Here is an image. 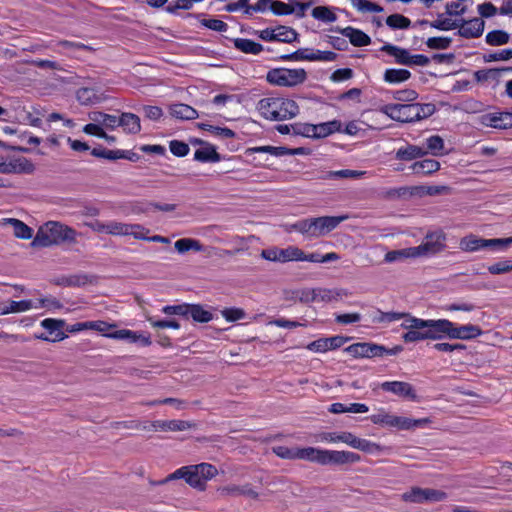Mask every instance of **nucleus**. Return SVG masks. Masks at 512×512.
Listing matches in <instances>:
<instances>
[{
	"instance_id": "f257e3e1",
	"label": "nucleus",
	"mask_w": 512,
	"mask_h": 512,
	"mask_svg": "<svg viewBox=\"0 0 512 512\" xmlns=\"http://www.w3.org/2000/svg\"><path fill=\"white\" fill-rule=\"evenodd\" d=\"M273 453L282 459L306 460L319 465H345L357 463L361 460L359 454L351 451L327 450L316 447L289 448L287 446H275Z\"/></svg>"
},
{
	"instance_id": "f03ea898",
	"label": "nucleus",
	"mask_w": 512,
	"mask_h": 512,
	"mask_svg": "<svg viewBox=\"0 0 512 512\" xmlns=\"http://www.w3.org/2000/svg\"><path fill=\"white\" fill-rule=\"evenodd\" d=\"M65 324L66 322H41L43 331L39 334H35L34 337L48 342H58L67 337L65 331L76 333L91 329L107 333V331L113 327L109 322H77L66 328Z\"/></svg>"
},
{
	"instance_id": "7ed1b4c3",
	"label": "nucleus",
	"mask_w": 512,
	"mask_h": 512,
	"mask_svg": "<svg viewBox=\"0 0 512 512\" xmlns=\"http://www.w3.org/2000/svg\"><path fill=\"white\" fill-rule=\"evenodd\" d=\"M79 233L72 227L57 221H49L40 227L33 243L43 247L75 244Z\"/></svg>"
},
{
	"instance_id": "20e7f679",
	"label": "nucleus",
	"mask_w": 512,
	"mask_h": 512,
	"mask_svg": "<svg viewBox=\"0 0 512 512\" xmlns=\"http://www.w3.org/2000/svg\"><path fill=\"white\" fill-rule=\"evenodd\" d=\"M257 109L263 118L271 121H284L299 114L296 101L283 97L262 98L257 104Z\"/></svg>"
},
{
	"instance_id": "39448f33",
	"label": "nucleus",
	"mask_w": 512,
	"mask_h": 512,
	"mask_svg": "<svg viewBox=\"0 0 512 512\" xmlns=\"http://www.w3.org/2000/svg\"><path fill=\"white\" fill-rule=\"evenodd\" d=\"M218 473L217 468L210 463H200L178 468L172 473L173 478L184 479L191 487L200 491L205 490L206 482Z\"/></svg>"
},
{
	"instance_id": "423d86ee",
	"label": "nucleus",
	"mask_w": 512,
	"mask_h": 512,
	"mask_svg": "<svg viewBox=\"0 0 512 512\" xmlns=\"http://www.w3.org/2000/svg\"><path fill=\"white\" fill-rule=\"evenodd\" d=\"M402 345L387 347L373 342H358L345 348V352L354 358H385L398 355L403 351Z\"/></svg>"
},
{
	"instance_id": "0eeeda50",
	"label": "nucleus",
	"mask_w": 512,
	"mask_h": 512,
	"mask_svg": "<svg viewBox=\"0 0 512 512\" xmlns=\"http://www.w3.org/2000/svg\"><path fill=\"white\" fill-rule=\"evenodd\" d=\"M307 72L303 68H272L266 74V81L274 86L294 87L304 83Z\"/></svg>"
},
{
	"instance_id": "6e6552de",
	"label": "nucleus",
	"mask_w": 512,
	"mask_h": 512,
	"mask_svg": "<svg viewBox=\"0 0 512 512\" xmlns=\"http://www.w3.org/2000/svg\"><path fill=\"white\" fill-rule=\"evenodd\" d=\"M403 336L406 342L441 338L440 333H448V322H412Z\"/></svg>"
},
{
	"instance_id": "1a4fd4ad",
	"label": "nucleus",
	"mask_w": 512,
	"mask_h": 512,
	"mask_svg": "<svg viewBox=\"0 0 512 512\" xmlns=\"http://www.w3.org/2000/svg\"><path fill=\"white\" fill-rule=\"evenodd\" d=\"M512 245V237L482 239L475 235L463 237L460 240L459 247L463 251L473 252L482 249L504 250Z\"/></svg>"
},
{
	"instance_id": "9d476101",
	"label": "nucleus",
	"mask_w": 512,
	"mask_h": 512,
	"mask_svg": "<svg viewBox=\"0 0 512 512\" xmlns=\"http://www.w3.org/2000/svg\"><path fill=\"white\" fill-rule=\"evenodd\" d=\"M318 440L326 443H338L342 442L349 445L352 448L361 450L363 452H372L375 446L369 440L356 437L351 432H322L318 435Z\"/></svg>"
},
{
	"instance_id": "9b49d317",
	"label": "nucleus",
	"mask_w": 512,
	"mask_h": 512,
	"mask_svg": "<svg viewBox=\"0 0 512 512\" xmlns=\"http://www.w3.org/2000/svg\"><path fill=\"white\" fill-rule=\"evenodd\" d=\"M162 312L166 315H178L183 316L188 320L189 317L192 320H213V314L209 310H205L200 304H178V305H167L162 308Z\"/></svg>"
},
{
	"instance_id": "f8f14e48",
	"label": "nucleus",
	"mask_w": 512,
	"mask_h": 512,
	"mask_svg": "<svg viewBox=\"0 0 512 512\" xmlns=\"http://www.w3.org/2000/svg\"><path fill=\"white\" fill-rule=\"evenodd\" d=\"M445 492L432 488L412 487L402 494V500L409 503H433L444 500Z\"/></svg>"
},
{
	"instance_id": "ddd939ff",
	"label": "nucleus",
	"mask_w": 512,
	"mask_h": 512,
	"mask_svg": "<svg viewBox=\"0 0 512 512\" xmlns=\"http://www.w3.org/2000/svg\"><path fill=\"white\" fill-rule=\"evenodd\" d=\"M416 103L388 104L384 107V113L392 120L401 123L418 121V112H415Z\"/></svg>"
},
{
	"instance_id": "4468645a",
	"label": "nucleus",
	"mask_w": 512,
	"mask_h": 512,
	"mask_svg": "<svg viewBox=\"0 0 512 512\" xmlns=\"http://www.w3.org/2000/svg\"><path fill=\"white\" fill-rule=\"evenodd\" d=\"M458 28L460 36L471 39L480 37L485 28V21L482 18H473L470 20L461 19L460 21L450 22V30Z\"/></svg>"
},
{
	"instance_id": "2eb2a0df",
	"label": "nucleus",
	"mask_w": 512,
	"mask_h": 512,
	"mask_svg": "<svg viewBox=\"0 0 512 512\" xmlns=\"http://www.w3.org/2000/svg\"><path fill=\"white\" fill-rule=\"evenodd\" d=\"M34 170V164L26 157H12L6 161L3 156H0V173L2 174H30Z\"/></svg>"
},
{
	"instance_id": "dca6fc26",
	"label": "nucleus",
	"mask_w": 512,
	"mask_h": 512,
	"mask_svg": "<svg viewBox=\"0 0 512 512\" xmlns=\"http://www.w3.org/2000/svg\"><path fill=\"white\" fill-rule=\"evenodd\" d=\"M480 123L495 129H508L512 127V112L495 111L480 116Z\"/></svg>"
},
{
	"instance_id": "f3484780",
	"label": "nucleus",
	"mask_w": 512,
	"mask_h": 512,
	"mask_svg": "<svg viewBox=\"0 0 512 512\" xmlns=\"http://www.w3.org/2000/svg\"><path fill=\"white\" fill-rule=\"evenodd\" d=\"M104 336L113 339L126 340L129 343H136L141 347L151 345L150 334L146 332L131 331L127 329L116 330L104 333Z\"/></svg>"
},
{
	"instance_id": "a211bd4d",
	"label": "nucleus",
	"mask_w": 512,
	"mask_h": 512,
	"mask_svg": "<svg viewBox=\"0 0 512 512\" xmlns=\"http://www.w3.org/2000/svg\"><path fill=\"white\" fill-rule=\"evenodd\" d=\"M91 155L97 158H103L107 160L126 159L131 162H137L140 159V155L138 153L133 152L132 150H108L101 147L93 148L91 150Z\"/></svg>"
},
{
	"instance_id": "6ab92c4d",
	"label": "nucleus",
	"mask_w": 512,
	"mask_h": 512,
	"mask_svg": "<svg viewBox=\"0 0 512 512\" xmlns=\"http://www.w3.org/2000/svg\"><path fill=\"white\" fill-rule=\"evenodd\" d=\"M381 389L412 401L417 399L415 389L408 382L386 381L381 384Z\"/></svg>"
},
{
	"instance_id": "aec40b11",
	"label": "nucleus",
	"mask_w": 512,
	"mask_h": 512,
	"mask_svg": "<svg viewBox=\"0 0 512 512\" xmlns=\"http://www.w3.org/2000/svg\"><path fill=\"white\" fill-rule=\"evenodd\" d=\"M348 340L343 336H332L328 338L317 339L307 345V349L316 353H324L329 350H334L343 346Z\"/></svg>"
},
{
	"instance_id": "412c9836",
	"label": "nucleus",
	"mask_w": 512,
	"mask_h": 512,
	"mask_svg": "<svg viewBox=\"0 0 512 512\" xmlns=\"http://www.w3.org/2000/svg\"><path fill=\"white\" fill-rule=\"evenodd\" d=\"M446 237L443 233L433 232L426 236L425 241L418 246V254H435L445 247Z\"/></svg>"
},
{
	"instance_id": "4be33fe9",
	"label": "nucleus",
	"mask_w": 512,
	"mask_h": 512,
	"mask_svg": "<svg viewBox=\"0 0 512 512\" xmlns=\"http://www.w3.org/2000/svg\"><path fill=\"white\" fill-rule=\"evenodd\" d=\"M348 219V215L322 216L314 218L316 237L326 235L334 230L340 223Z\"/></svg>"
},
{
	"instance_id": "5701e85b",
	"label": "nucleus",
	"mask_w": 512,
	"mask_h": 512,
	"mask_svg": "<svg viewBox=\"0 0 512 512\" xmlns=\"http://www.w3.org/2000/svg\"><path fill=\"white\" fill-rule=\"evenodd\" d=\"M151 427L158 431H185L192 427L194 424L185 420H155L151 422Z\"/></svg>"
},
{
	"instance_id": "b1692460",
	"label": "nucleus",
	"mask_w": 512,
	"mask_h": 512,
	"mask_svg": "<svg viewBox=\"0 0 512 512\" xmlns=\"http://www.w3.org/2000/svg\"><path fill=\"white\" fill-rule=\"evenodd\" d=\"M118 127L126 134H138L141 131L140 118L134 113L122 112L119 115Z\"/></svg>"
},
{
	"instance_id": "393cba45",
	"label": "nucleus",
	"mask_w": 512,
	"mask_h": 512,
	"mask_svg": "<svg viewBox=\"0 0 512 512\" xmlns=\"http://www.w3.org/2000/svg\"><path fill=\"white\" fill-rule=\"evenodd\" d=\"M345 37L349 38L350 43L355 47L367 46L371 43V38L360 29L348 26L338 29Z\"/></svg>"
},
{
	"instance_id": "a878e982",
	"label": "nucleus",
	"mask_w": 512,
	"mask_h": 512,
	"mask_svg": "<svg viewBox=\"0 0 512 512\" xmlns=\"http://www.w3.org/2000/svg\"><path fill=\"white\" fill-rule=\"evenodd\" d=\"M203 147L197 149L194 153V160L201 163H217L222 160L221 155L217 152L215 146L204 143Z\"/></svg>"
},
{
	"instance_id": "bb28decb",
	"label": "nucleus",
	"mask_w": 512,
	"mask_h": 512,
	"mask_svg": "<svg viewBox=\"0 0 512 512\" xmlns=\"http://www.w3.org/2000/svg\"><path fill=\"white\" fill-rule=\"evenodd\" d=\"M33 307H37L34 305L33 300H7L0 303V315L24 312L30 310Z\"/></svg>"
},
{
	"instance_id": "cd10ccee",
	"label": "nucleus",
	"mask_w": 512,
	"mask_h": 512,
	"mask_svg": "<svg viewBox=\"0 0 512 512\" xmlns=\"http://www.w3.org/2000/svg\"><path fill=\"white\" fill-rule=\"evenodd\" d=\"M342 129V123L339 120H332L319 124H314V139H320L328 137L336 132H340Z\"/></svg>"
},
{
	"instance_id": "c85d7f7f",
	"label": "nucleus",
	"mask_w": 512,
	"mask_h": 512,
	"mask_svg": "<svg viewBox=\"0 0 512 512\" xmlns=\"http://www.w3.org/2000/svg\"><path fill=\"white\" fill-rule=\"evenodd\" d=\"M425 156V152L419 145L407 144L400 147L395 154V159L399 161H412Z\"/></svg>"
},
{
	"instance_id": "c756f323",
	"label": "nucleus",
	"mask_w": 512,
	"mask_h": 512,
	"mask_svg": "<svg viewBox=\"0 0 512 512\" xmlns=\"http://www.w3.org/2000/svg\"><path fill=\"white\" fill-rule=\"evenodd\" d=\"M89 119L100 123L104 130H115L118 128L119 116L117 115H111L101 111H94L89 113Z\"/></svg>"
},
{
	"instance_id": "7c9ffc66",
	"label": "nucleus",
	"mask_w": 512,
	"mask_h": 512,
	"mask_svg": "<svg viewBox=\"0 0 512 512\" xmlns=\"http://www.w3.org/2000/svg\"><path fill=\"white\" fill-rule=\"evenodd\" d=\"M170 114L181 120H193L198 117V112L192 106L184 103H177L170 106Z\"/></svg>"
},
{
	"instance_id": "2f4dec72",
	"label": "nucleus",
	"mask_w": 512,
	"mask_h": 512,
	"mask_svg": "<svg viewBox=\"0 0 512 512\" xmlns=\"http://www.w3.org/2000/svg\"><path fill=\"white\" fill-rule=\"evenodd\" d=\"M411 170L416 175H430L440 168V163L434 159L416 161L411 165Z\"/></svg>"
},
{
	"instance_id": "473e14b6",
	"label": "nucleus",
	"mask_w": 512,
	"mask_h": 512,
	"mask_svg": "<svg viewBox=\"0 0 512 512\" xmlns=\"http://www.w3.org/2000/svg\"><path fill=\"white\" fill-rule=\"evenodd\" d=\"M234 48L245 53L258 55L263 51V45L247 38H235L233 40Z\"/></svg>"
},
{
	"instance_id": "72a5a7b5",
	"label": "nucleus",
	"mask_w": 512,
	"mask_h": 512,
	"mask_svg": "<svg viewBox=\"0 0 512 512\" xmlns=\"http://www.w3.org/2000/svg\"><path fill=\"white\" fill-rule=\"evenodd\" d=\"M380 50L386 52L390 56H393L396 63L407 66L410 65V52L407 49L386 43Z\"/></svg>"
},
{
	"instance_id": "f704fd0d",
	"label": "nucleus",
	"mask_w": 512,
	"mask_h": 512,
	"mask_svg": "<svg viewBox=\"0 0 512 512\" xmlns=\"http://www.w3.org/2000/svg\"><path fill=\"white\" fill-rule=\"evenodd\" d=\"M425 155L431 154L433 156L441 155L444 148V141L438 135H432L425 139V141L419 145Z\"/></svg>"
},
{
	"instance_id": "c9c22d12",
	"label": "nucleus",
	"mask_w": 512,
	"mask_h": 512,
	"mask_svg": "<svg viewBox=\"0 0 512 512\" xmlns=\"http://www.w3.org/2000/svg\"><path fill=\"white\" fill-rule=\"evenodd\" d=\"M13 228L14 235L19 239L28 240L33 236V229L23 221L15 218H6L3 220Z\"/></svg>"
},
{
	"instance_id": "e433bc0d",
	"label": "nucleus",
	"mask_w": 512,
	"mask_h": 512,
	"mask_svg": "<svg viewBox=\"0 0 512 512\" xmlns=\"http://www.w3.org/2000/svg\"><path fill=\"white\" fill-rule=\"evenodd\" d=\"M481 334V330L474 325H464L459 328H453L450 322V338L471 339Z\"/></svg>"
},
{
	"instance_id": "4c0bfd02",
	"label": "nucleus",
	"mask_w": 512,
	"mask_h": 512,
	"mask_svg": "<svg viewBox=\"0 0 512 512\" xmlns=\"http://www.w3.org/2000/svg\"><path fill=\"white\" fill-rule=\"evenodd\" d=\"M174 247L180 254H184L188 251H204V246L201 244V242L193 238H181L174 243Z\"/></svg>"
},
{
	"instance_id": "58836bf2",
	"label": "nucleus",
	"mask_w": 512,
	"mask_h": 512,
	"mask_svg": "<svg viewBox=\"0 0 512 512\" xmlns=\"http://www.w3.org/2000/svg\"><path fill=\"white\" fill-rule=\"evenodd\" d=\"M133 228H139L138 226H130V224L117 222V221H109L106 223V232L105 234L112 236H130V233H133Z\"/></svg>"
},
{
	"instance_id": "ea45409f",
	"label": "nucleus",
	"mask_w": 512,
	"mask_h": 512,
	"mask_svg": "<svg viewBox=\"0 0 512 512\" xmlns=\"http://www.w3.org/2000/svg\"><path fill=\"white\" fill-rule=\"evenodd\" d=\"M411 77V73L407 69L389 68L384 72L383 79L389 84H399L407 81Z\"/></svg>"
},
{
	"instance_id": "a19ab883",
	"label": "nucleus",
	"mask_w": 512,
	"mask_h": 512,
	"mask_svg": "<svg viewBox=\"0 0 512 512\" xmlns=\"http://www.w3.org/2000/svg\"><path fill=\"white\" fill-rule=\"evenodd\" d=\"M276 41L282 43H293L298 41L299 34L291 27L279 25L275 28Z\"/></svg>"
},
{
	"instance_id": "79ce46f5",
	"label": "nucleus",
	"mask_w": 512,
	"mask_h": 512,
	"mask_svg": "<svg viewBox=\"0 0 512 512\" xmlns=\"http://www.w3.org/2000/svg\"><path fill=\"white\" fill-rule=\"evenodd\" d=\"M510 40V34L504 30H492L485 36V42L490 46L505 45Z\"/></svg>"
},
{
	"instance_id": "37998d69",
	"label": "nucleus",
	"mask_w": 512,
	"mask_h": 512,
	"mask_svg": "<svg viewBox=\"0 0 512 512\" xmlns=\"http://www.w3.org/2000/svg\"><path fill=\"white\" fill-rule=\"evenodd\" d=\"M76 98L82 105H90L99 101L97 90L91 87H81L76 92Z\"/></svg>"
},
{
	"instance_id": "c03bdc74",
	"label": "nucleus",
	"mask_w": 512,
	"mask_h": 512,
	"mask_svg": "<svg viewBox=\"0 0 512 512\" xmlns=\"http://www.w3.org/2000/svg\"><path fill=\"white\" fill-rule=\"evenodd\" d=\"M295 231L310 237H316V228L314 218L302 219L295 222L292 226Z\"/></svg>"
},
{
	"instance_id": "a18cd8bd",
	"label": "nucleus",
	"mask_w": 512,
	"mask_h": 512,
	"mask_svg": "<svg viewBox=\"0 0 512 512\" xmlns=\"http://www.w3.org/2000/svg\"><path fill=\"white\" fill-rule=\"evenodd\" d=\"M311 15L313 18L326 23H332L337 20L336 14L326 6H317L313 8Z\"/></svg>"
},
{
	"instance_id": "49530a36",
	"label": "nucleus",
	"mask_w": 512,
	"mask_h": 512,
	"mask_svg": "<svg viewBox=\"0 0 512 512\" xmlns=\"http://www.w3.org/2000/svg\"><path fill=\"white\" fill-rule=\"evenodd\" d=\"M386 24L391 29H408L411 25V20L401 14H392L386 18Z\"/></svg>"
},
{
	"instance_id": "de8ad7c7",
	"label": "nucleus",
	"mask_w": 512,
	"mask_h": 512,
	"mask_svg": "<svg viewBox=\"0 0 512 512\" xmlns=\"http://www.w3.org/2000/svg\"><path fill=\"white\" fill-rule=\"evenodd\" d=\"M365 174L364 171H357L351 169H342L337 171H328L322 178L323 179H338V178H358Z\"/></svg>"
},
{
	"instance_id": "09e8293b",
	"label": "nucleus",
	"mask_w": 512,
	"mask_h": 512,
	"mask_svg": "<svg viewBox=\"0 0 512 512\" xmlns=\"http://www.w3.org/2000/svg\"><path fill=\"white\" fill-rule=\"evenodd\" d=\"M271 12L277 16L290 15L295 12V7L280 0H272Z\"/></svg>"
},
{
	"instance_id": "8fccbe9b",
	"label": "nucleus",
	"mask_w": 512,
	"mask_h": 512,
	"mask_svg": "<svg viewBox=\"0 0 512 512\" xmlns=\"http://www.w3.org/2000/svg\"><path fill=\"white\" fill-rule=\"evenodd\" d=\"M292 134L314 139V124L311 123H294L292 126Z\"/></svg>"
},
{
	"instance_id": "3c124183",
	"label": "nucleus",
	"mask_w": 512,
	"mask_h": 512,
	"mask_svg": "<svg viewBox=\"0 0 512 512\" xmlns=\"http://www.w3.org/2000/svg\"><path fill=\"white\" fill-rule=\"evenodd\" d=\"M351 2L352 5L361 12L380 13L383 11V8L380 5L368 0H351Z\"/></svg>"
},
{
	"instance_id": "603ef678",
	"label": "nucleus",
	"mask_w": 512,
	"mask_h": 512,
	"mask_svg": "<svg viewBox=\"0 0 512 512\" xmlns=\"http://www.w3.org/2000/svg\"><path fill=\"white\" fill-rule=\"evenodd\" d=\"M170 152L176 157H185L189 154L190 147L187 143L180 140H171L169 142Z\"/></svg>"
},
{
	"instance_id": "864d4df0",
	"label": "nucleus",
	"mask_w": 512,
	"mask_h": 512,
	"mask_svg": "<svg viewBox=\"0 0 512 512\" xmlns=\"http://www.w3.org/2000/svg\"><path fill=\"white\" fill-rule=\"evenodd\" d=\"M281 262L287 261H300L303 251L297 247H288L286 249H279Z\"/></svg>"
},
{
	"instance_id": "5fc2aeb1",
	"label": "nucleus",
	"mask_w": 512,
	"mask_h": 512,
	"mask_svg": "<svg viewBox=\"0 0 512 512\" xmlns=\"http://www.w3.org/2000/svg\"><path fill=\"white\" fill-rule=\"evenodd\" d=\"M370 420L373 424L389 427H393L395 424H397V422H394L395 416L387 414L385 412H380L378 414L371 415Z\"/></svg>"
},
{
	"instance_id": "6e6d98bb",
	"label": "nucleus",
	"mask_w": 512,
	"mask_h": 512,
	"mask_svg": "<svg viewBox=\"0 0 512 512\" xmlns=\"http://www.w3.org/2000/svg\"><path fill=\"white\" fill-rule=\"evenodd\" d=\"M490 274L499 275L512 271V260H503L488 266Z\"/></svg>"
},
{
	"instance_id": "4d7b16f0",
	"label": "nucleus",
	"mask_w": 512,
	"mask_h": 512,
	"mask_svg": "<svg viewBox=\"0 0 512 512\" xmlns=\"http://www.w3.org/2000/svg\"><path fill=\"white\" fill-rule=\"evenodd\" d=\"M201 25L205 28H208L213 31L217 32H226L229 28L228 24L222 20L210 18V19H203L201 22Z\"/></svg>"
},
{
	"instance_id": "13d9d810",
	"label": "nucleus",
	"mask_w": 512,
	"mask_h": 512,
	"mask_svg": "<svg viewBox=\"0 0 512 512\" xmlns=\"http://www.w3.org/2000/svg\"><path fill=\"white\" fill-rule=\"evenodd\" d=\"M272 0H258L254 5L248 3L247 10L244 11L246 16H252L254 13L265 12L268 9L271 10Z\"/></svg>"
},
{
	"instance_id": "bf43d9fd",
	"label": "nucleus",
	"mask_w": 512,
	"mask_h": 512,
	"mask_svg": "<svg viewBox=\"0 0 512 512\" xmlns=\"http://www.w3.org/2000/svg\"><path fill=\"white\" fill-rule=\"evenodd\" d=\"M393 98L401 102H413L418 98V93L414 89H401L393 93Z\"/></svg>"
},
{
	"instance_id": "052dcab7",
	"label": "nucleus",
	"mask_w": 512,
	"mask_h": 512,
	"mask_svg": "<svg viewBox=\"0 0 512 512\" xmlns=\"http://www.w3.org/2000/svg\"><path fill=\"white\" fill-rule=\"evenodd\" d=\"M510 59H512V48H506L499 52L484 55V60L486 62L507 61Z\"/></svg>"
},
{
	"instance_id": "680f3d73",
	"label": "nucleus",
	"mask_w": 512,
	"mask_h": 512,
	"mask_svg": "<svg viewBox=\"0 0 512 512\" xmlns=\"http://www.w3.org/2000/svg\"><path fill=\"white\" fill-rule=\"evenodd\" d=\"M225 320H241L246 317V313L242 308L231 307L221 311Z\"/></svg>"
},
{
	"instance_id": "e2e57ef3",
	"label": "nucleus",
	"mask_w": 512,
	"mask_h": 512,
	"mask_svg": "<svg viewBox=\"0 0 512 512\" xmlns=\"http://www.w3.org/2000/svg\"><path fill=\"white\" fill-rule=\"evenodd\" d=\"M82 131L87 135L95 136L98 138L105 137V130L98 122L92 121V123L84 125Z\"/></svg>"
},
{
	"instance_id": "0e129e2a",
	"label": "nucleus",
	"mask_w": 512,
	"mask_h": 512,
	"mask_svg": "<svg viewBox=\"0 0 512 512\" xmlns=\"http://www.w3.org/2000/svg\"><path fill=\"white\" fill-rule=\"evenodd\" d=\"M478 13L480 14V18H490L496 15L498 9L491 2H484L477 6Z\"/></svg>"
},
{
	"instance_id": "69168bd1",
	"label": "nucleus",
	"mask_w": 512,
	"mask_h": 512,
	"mask_svg": "<svg viewBox=\"0 0 512 512\" xmlns=\"http://www.w3.org/2000/svg\"><path fill=\"white\" fill-rule=\"evenodd\" d=\"M142 110L144 116L152 121H158L163 116V110L159 106L145 105Z\"/></svg>"
},
{
	"instance_id": "338daca9",
	"label": "nucleus",
	"mask_w": 512,
	"mask_h": 512,
	"mask_svg": "<svg viewBox=\"0 0 512 512\" xmlns=\"http://www.w3.org/2000/svg\"><path fill=\"white\" fill-rule=\"evenodd\" d=\"M208 131H210L215 136H219L221 138L230 139L235 137V132L228 127H219L208 125Z\"/></svg>"
},
{
	"instance_id": "774afa93",
	"label": "nucleus",
	"mask_w": 512,
	"mask_h": 512,
	"mask_svg": "<svg viewBox=\"0 0 512 512\" xmlns=\"http://www.w3.org/2000/svg\"><path fill=\"white\" fill-rule=\"evenodd\" d=\"M353 76V71L350 68H339L336 69L332 74L330 79L333 82H343L350 79Z\"/></svg>"
}]
</instances>
